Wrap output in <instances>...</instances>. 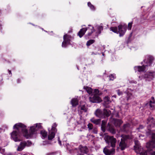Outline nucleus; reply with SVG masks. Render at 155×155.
<instances>
[{"label":"nucleus","mask_w":155,"mask_h":155,"mask_svg":"<svg viewBox=\"0 0 155 155\" xmlns=\"http://www.w3.org/2000/svg\"><path fill=\"white\" fill-rule=\"evenodd\" d=\"M97 54V53H95V54L94 52H92L91 53V55H94V54Z\"/></svg>","instance_id":"8fccbe9b"},{"label":"nucleus","mask_w":155,"mask_h":155,"mask_svg":"<svg viewBox=\"0 0 155 155\" xmlns=\"http://www.w3.org/2000/svg\"><path fill=\"white\" fill-rule=\"evenodd\" d=\"M95 114L96 115L99 117H102V113L100 110L97 109L95 112Z\"/></svg>","instance_id":"412c9836"},{"label":"nucleus","mask_w":155,"mask_h":155,"mask_svg":"<svg viewBox=\"0 0 155 155\" xmlns=\"http://www.w3.org/2000/svg\"><path fill=\"white\" fill-rule=\"evenodd\" d=\"M88 6L92 10H94L95 8L94 6L92 5L90 2H88L87 3Z\"/></svg>","instance_id":"2f4dec72"},{"label":"nucleus","mask_w":155,"mask_h":155,"mask_svg":"<svg viewBox=\"0 0 155 155\" xmlns=\"http://www.w3.org/2000/svg\"><path fill=\"white\" fill-rule=\"evenodd\" d=\"M103 152L106 155H110L114 153V149L113 148L111 149H109L105 147L104 149Z\"/></svg>","instance_id":"4468645a"},{"label":"nucleus","mask_w":155,"mask_h":155,"mask_svg":"<svg viewBox=\"0 0 155 155\" xmlns=\"http://www.w3.org/2000/svg\"><path fill=\"white\" fill-rule=\"evenodd\" d=\"M56 126L57 124L55 123H54L52 126L51 130L49 131V135L48 137V140H51L54 137L55 133L57 131L56 129Z\"/></svg>","instance_id":"20e7f679"},{"label":"nucleus","mask_w":155,"mask_h":155,"mask_svg":"<svg viewBox=\"0 0 155 155\" xmlns=\"http://www.w3.org/2000/svg\"><path fill=\"white\" fill-rule=\"evenodd\" d=\"M96 27L97 28L98 30V32L100 33L101 31L103 29V28L102 25H97L96 26Z\"/></svg>","instance_id":"c756f323"},{"label":"nucleus","mask_w":155,"mask_h":155,"mask_svg":"<svg viewBox=\"0 0 155 155\" xmlns=\"http://www.w3.org/2000/svg\"><path fill=\"white\" fill-rule=\"evenodd\" d=\"M104 139L107 143L109 144L110 143L111 146L112 147H115L116 140L113 136H110L107 135H105L104 137Z\"/></svg>","instance_id":"f03ea898"},{"label":"nucleus","mask_w":155,"mask_h":155,"mask_svg":"<svg viewBox=\"0 0 155 155\" xmlns=\"http://www.w3.org/2000/svg\"><path fill=\"white\" fill-rule=\"evenodd\" d=\"M119 146L122 150H124L126 147V144L124 140L121 139V141L120 143Z\"/></svg>","instance_id":"6ab92c4d"},{"label":"nucleus","mask_w":155,"mask_h":155,"mask_svg":"<svg viewBox=\"0 0 155 155\" xmlns=\"http://www.w3.org/2000/svg\"><path fill=\"white\" fill-rule=\"evenodd\" d=\"M155 134H153L152 136V139L151 141L147 143V144L146 147L148 149V150H152L153 149L155 148Z\"/></svg>","instance_id":"39448f33"},{"label":"nucleus","mask_w":155,"mask_h":155,"mask_svg":"<svg viewBox=\"0 0 155 155\" xmlns=\"http://www.w3.org/2000/svg\"><path fill=\"white\" fill-rule=\"evenodd\" d=\"M101 128L103 132H105V126L103 124L101 125Z\"/></svg>","instance_id":"a19ab883"},{"label":"nucleus","mask_w":155,"mask_h":155,"mask_svg":"<svg viewBox=\"0 0 155 155\" xmlns=\"http://www.w3.org/2000/svg\"><path fill=\"white\" fill-rule=\"evenodd\" d=\"M26 146L29 147L32 144V143L29 141H28L27 142H25Z\"/></svg>","instance_id":"c9c22d12"},{"label":"nucleus","mask_w":155,"mask_h":155,"mask_svg":"<svg viewBox=\"0 0 155 155\" xmlns=\"http://www.w3.org/2000/svg\"><path fill=\"white\" fill-rule=\"evenodd\" d=\"M59 138H58V142H59V144L60 145H61V141L59 140Z\"/></svg>","instance_id":"49530a36"},{"label":"nucleus","mask_w":155,"mask_h":155,"mask_svg":"<svg viewBox=\"0 0 155 155\" xmlns=\"http://www.w3.org/2000/svg\"><path fill=\"white\" fill-rule=\"evenodd\" d=\"M79 99L75 97L73 98L71 101V104L72 106L75 107L78 104Z\"/></svg>","instance_id":"dca6fc26"},{"label":"nucleus","mask_w":155,"mask_h":155,"mask_svg":"<svg viewBox=\"0 0 155 155\" xmlns=\"http://www.w3.org/2000/svg\"><path fill=\"white\" fill-rule=\"evenodd\" d=\"M128 126V125L127 124H126V125H125L124 126V128H126L127 126Z\"/></svg>","instance_id":"09e8293b"},{"label":"nucleus","mask_w":155,"mask_h":155,"mask_svg":"<svg viewBox=\"0 0 155 155\" xmlns=\"http://www.w3.org/2000/svg\"><path fill=\"white\" fill-rule=\"evenodd\" d=\"M87 28H84L81 29L78 33V35L81 38L87 30Z\"/></svg>","instance_id":"a211bd4d"},{"label":"nucleus","mask_w":155,"mask_h":155,"mask_svg":"<svg viewBox=\"0 0 155 155\" xmlns=\"http://www.w3.org/2000/svg\"><path fill=\"white\" fill-rule=\"evenodd\" d=\"M1 148L0 147V151H1Z\"/></svg>","instance_id":"864d4df0"},{"label":"nucleus","mask_w":155,"mask_h":155,"mask_svg":"<svg viewBox=\"0 0 155 155\" xmlns=\"http://www.w3.org/2000/svg\"><path fill=\"white\" fill-rule=\"evenodd\" d=\"M84 88L89 94H91L92 93L93 90L91 87H84Z\"/></svg>","instance_id":"5701e85b"},{"label":"nucleus","mask_w":155,"mask_h":155,"mask_svg":"<svg viewBox=\"0 0 155 155\" xmlns=\"http://www.w3.org/2000/svg\"><path fill=\"white\" fill-rule=\"evenodd\" d=\"M132 95L130 93H125L124 96H123L120 98V100L122 102H125L127 101L130 99Z\"/></svg>","instance_id":"f8f14e48"},{"label":"nucleus","mask_w":155,"mask_h":155,"mask_svg":"<svg viewBox=\"0 0 155 155\" xmlns=\"http://www.w3.org/2000/svg\"><path fill=\"white\" fill-rule=\"evenodd\" d=\"M110 30L113 32L118 34V28L117 27H111L110 28Z\"/></svg>","instance_id":"cd10ccee"},{"label":"nucleus","mask_w":155,"mask_h":155,"mask_svg":"<svg viewBox=\"0 0 155 155\" xmlns=\"http://www.w3.org/2000/svg\"><path fill=\"white\" fill-rule=\"evenodd\" d=\"M104 114L105 115L108 117L110 115V112L109 110L105 109L104 110Z\"/></svg>","instance_id":"bb28decb"},{"label":"nucleus","mask_w":155,"mask_h":155,"mask_svg":"<svg viewBox=\"0 0 155 155\" xmlns=\"http://www.w3.org/2000/svg\"><path fill=\"white\" fill-rule=\"evenodd\" d=\"M91 122L95 124H98L100 123V119H95L92 118L91 120Z\"/></svg>","instance_id":"b1692460"},{"label":"nucleus","mask_w":155,"mask_h":155,"mask_svg":"<svg viewBox=\"0 0 155 155\" xmlns=\"http://www.w3.org/2000/svg\"><path fill=\"white\" fill-rule=\"evenodd\" d=\"M114 123L116 126H119L122 123V121L120 120L114 119Z\"/></svg>","instance_id":"aec40b11"},{"label":"nucleus","mask_w":155,"mask_h":155,"mask_svg":"<svg viewBox=\"0 0 155 155\" xmlns=\"http://www.w3.org/2000/svg\"><path fill=\"white\" fill-rule=\"evenodd\" d=\"M79 148L81 153H78L77 155H83L84 154H87L88 151V149L86 146H80Z\"/></svg>","instance_id":"9d476101"},{"label":"nucleus","mask_w":155,"mask_h":155,"mask_svg":"<svg viewBox=\"0 0 155 155\" xmlns=\"http://www.w3.org/2000/svg\"><path fill=\"white\" fill-rule=\"evenodd\" d=\"M109 130L112 133L114 134L115 133V131L114 129L111 127H110L109 128Z\"/></svg>","instance_id":"f704fd0d"},{"label":"nucleus","mask_w":155,"mask_h":155,"mask_svg":"<svg viewBox=\"0 0 155 155\" xmlns=\"http://www.w3.org/2000/svg\"><path fill=\"white\" fill-rule=\"evenodd\" d=\"M110 98L108 97H106L104 99V101L106 104H108L110 103Z\"/></svg>","instance_id":"7c9ffc66"},{"label":"nucleus","mask_w":155,"mask_h":155,"mask_svg":"<svg viewBox=\"0 0 155 155\" xmlns=\"http://www.w3.org/2000/svg\"><path fill=\"white\" fill-rule=\"evenodd\" d=\"M117 92L118 95L119 96L122 95L123 94L122 92L120 91L119 90H117Z\"/></svg>","instance_id":"79ce46f5"},{"label":"nucleus","mask_w":155,"mask_h":155,"mask_svg":"<svg viewBox=\"0 0 155 155\" xmlns=\"http://www.w3.org/2000/svg\"><path fill=\"white\" fill-rule=\"evenodd\" d=\"M11 137L13 140L15 142L19 141L21 140L19 138L17 132L15 131H13L11 133Z\"/></svg>","instance_id":"9b49d317"},{"label":"nucleus","mask_w":155,"mask_h":155,"mask_svg":"<svg viewBox=\"0 0 155 155\" xmlns=\"http://www.w3.org/2000/svg\"><path fill=\"white\" fill-rule=\"evenodd\" d=\"M19 79H18V82H19Z\"/></svg>","instance_id":"5fc2aeb1"},{"label":"nucleus","mask_w":155,"mask_h":155,"mask_svg":"<svg viewBox=\"0 0 155 155\" xmlns=\"http://www.w3.org/2000/svg\"><path fill=\"white\" fill-rule=\"evenodd\" d=\"M151 155H155V152H153L152 153H151Z\"/></svg>","instance_id":"de8ad7c7"},{"label":"nucleus","mask_w":155,"mask_h":155,"mask_svg":"<svg viewBox=\"0 0 155 155\" xmlns=\"http://www.w3.org/2000/svg\"><path fill=\"white\" fill-rule=\"evenodd\" d=\"M93 133L94 134H97V128H93V130H92Z\"/></svg>","instance_id":"ea45409f"},{"label":"nucleus","mask_w":155,"mask_h":155,"mask_svg":"<svg viewBox=\"0 0 155 155\" xmlns=\"http://www.w3.org/2000/svg\"><path fill=\"white\" fill-rule=\"evenodd\" d=\"M42 136V138L44 139L47 137V132L44 130H41L40 132Z\"/></svg>","instance_id":"393cba45"},{"label":"nucleus","mask_w":155,"mask_h":155,"mask_svg":"<svg viewBox=\"0 0 155 155\" xmlns=\"http://www.w3.org/2000/svg\"><path fill=\"white\" fill-rule=\"evenodd\" d=\"M88 128L89 129V130H91L93 128V126L92 124H89L88 125Z\"/></svg>","instance_id":"e433bc0d"},{"label":"nucleus","mask_w":155,"mask_h":155,"mask_svg":"<svg viewBox=\"0 0 155 155\" xmlns=\"http://www.w3.org/2000/svg\"><path fill=\"white\" fill-rule=\"evenodd\" d=\"M126 138H128V136H126Z\"/></svg>","instance_id":"603ef678"},{"label":"nucleus","mask_w":155,"mask_h":155,"mask_svg":"<svg viewBox=\"0 0 155 155\" xmlns=\"http://www.w3.org/2000/svg\"><path fill=\"white\" fill-rule=\"evenodd\" d=\"M132 25V22H130L128 23V28L130 30L131 29Z\"/></svg>","instance_id":"4c0bfd02"},{"label":"nucleus","mask_w":155,"mask_h":155,"mask_svg":"<svg viewBox=\"0 0 155 155\" xmlns=\"http://www.w3.org/2000/svg\"><path fill=\"white\" fill-rule=\"evenodd\" d=\"M41 127V123L35 124L34 126L30 127L29 134H28V130L25 128L26 127L25 126L21 123L16 124L14 125L13 128L18 130H21L24 136L28 139L31 137L32 135L35 133L36 130V128H40Z\"/></svg>","instance_id":"f257e3e1"},{"label":"nucleus","mask_w":155,"mask_h":155,"mask_svg":"<svg viewBox=\"0 0 155 155\" xmlns=\"http://www.w3.org/2000/svg\"><path fill=\"white\" fill-rule=\"evenodd\" d=\"M135 146H134V149L137 153H139L140 155H147L146 151H143V149L140 146L138 141H135Z\"/></svg>","instance_id":"7ed1b4c3"},{"label":"nucleus","mask_w":155,"mask_h":155,"mask_svg":"<svg viewBox=\"0 0 155 155\" xmlns=\"http://www.w3.org/2000/svg\"><path fill=\"white\" fill-rule=\"evenodd\" d=\"M89 100L92 103H99L102 101L100 98L97 95H94L93 97H90Z\"/></svg>","instance_id":"1a4fd4ad"},{"label":"nucleus","mask_w":155,"mask_h":155,"mask_svg":"<svg viewBox=\"0 0 155 155\" xmlns=\"http://www.w3.org/2000/svg\"><path fill=\"white\" fill-rule=\"evenodd\" d=\"M116 78L115 75V74H111L109 76V80H113L114 79Z\"/></svg>","instance_id":"72a5a7b5"},{"label":"nucleus","mask_w":155,"mask_h":155,"mask_svg":"<svg viewBox=\"0 0 155 155\" xmlns=\"http://www.w3.org/2000/svg\"><path fill=\"white\" fill-rule=\"evenodd\" d=\"M153 60V58L152 56H146V59L144 61V62L147 64L146 66H150Z\"/></svg>","instance_id":"ddd939ff"},{"label":"nucleus","mask_w":155,"mask_h":155,"mask_svg":"<svg viewBox=\"0 0 155 155\" xmlns=\"http://www.w3.org/2000/svg\"><path fill=\"white\" fill-rule=\"evenodd\" d=\"M126 30V26L120 25L118 26V33L119 36L121 37L125 34Z\"/></svg>","instance_id":"6e6552de"},{"label":"nucleus","mask_w":155,"mask_h":155,"mask_svg":"<svg viewBox=\"0 0 155 155\" xmlns=\"http://www.w3.org/2000/svg\"><path fill=\"white\" fill-rule=\"evenodd\" d=\"M106 122L104 121V120H103L102 121V124H101V125H102L103 124V125H104V126H105V125L106 124Z\"/></svg>","instance_id":"c03bdc74"},{"label":"nucleus","mask_w":155,"mask_h":155,"mask_svg":"<svg viewBox=\"0 0 155 155\" xmlns=\"http://www.w3.org/2000/svg\"><path fill=\"white\" fill-rule=\"evenodd\" d=\"M5 152V149H4L1 148V150L0 151V153H3Z\"/></svg>","instance_id":"37998d69"},{"label":"nucleus","mask_w":155,"mask_h":155,"mask_svg":"<svg viewBox=\"0 0 155 155\" xmlns=\"http://www.w3.org/2000/svg\"><path fill=\"white\" fill-rule=\"evenodd\" d=\"M25 142H23L20 143V144L18 146L17 148V150L21 151L26 146Z\"/></svg>","instance_id":"f3484780"},{"label":"nucleus","mask_w":155,"mask_h":155,"mask_svg":"<svg viewBox=\"0 0 155 155\" xmlns=\"http://www.w3.org/2000/svg\"><path fill=\"white\" fill-rule=\"evenodd\" d=\"M99 94V91L98 89H95L94 91V94L97 95Z\"/></svg>","instance_id":"58836bf2"},{"label":"nucleus","mask_w":155,"mask_h":155,"mask_svg":"<svg viewBox=\"0 0 155 155\" xmlns=\"http://www.w3.org/2000/svg\"><path fill=\"white\" fill-rule=\"evenodd\" d=\"M79 109L83 110L84 112H86L87 108L84 104L81 105L79 107Z\"/></svg>","instance_id":"a878e982"},{"label":"nucleus","mask_w":155,"mask_h":155,"mask_svg":"<svg viewBox=\"0 0 155 155\" xmlns=\"http://www.w3.org/2000/svg\"><path fill=\"white\" fill-rule=\"evenodd\" d=\"M71 38V37L69 35H65L63 37L64 41L62 43V47H65L67 45L70 44Z\"/></svg>","instance_id":"423d86ee"},{"label":"nucleus","mask_w":155,"mask_h":155,"mask_svg":"<svg viewBox=\"0 0 155 155\" xmlns=\"http://www.w3.org/2000/svg\"><path fill=\"white\" fill-rule=\"evenodd\" d=\"M155 73L154 72H148L145 74L144 77L146 81H151L154 77Z\"/></svg>","instance_id":"0eeeda50"},{"label":"nucleus","mask_w":155,"mask_h":155,"mask_svg":"<svg viewBox=\"0 0 155 155\" xmlns=\"http://www.w3.org/2000/svg\"><path fill=\"white\" fill-rule=\"evenodd\" d=\"M143 128V127L142 126H140L139 128H138L137 129L138 130H139L140 129H142Z\"/></svg>","instance_id":"a18cd8bd"},{"label":"nucleus","mask_w":155,"mask_h":155,"mask_svg":"<svg viewBox=\"0 0 155 155\" xmlns=\"http://www.w3.org/2000/svg\"><path fill=\"white\" fill-rule=\"evenodd\" d=\"M94 42V40H90L88 41L87 43V46H89L93 44Z\"/></svg>","instance_id":"473e14b6"},{"label":"nucleus","mask_w":155,"mask_h":155,"mask_svg":"<svg viewBox=\"0 0 155 155\" xmlns=\"http://www.w3.org/2000/svg\"><path fill=\"white\" fill-rule=\"evenodd\" d=\"M89 27H88V29L89 31H90L89 32L88 34L89 36L94 31V28L93 26H91L90 25H89Z\"/></svg>","instance_id":"4be33fe9"},{"label":"nucleus","mask_w":155,"mask_h":155,"mask_svg":"<svg viewBox=\"0 0 155 155\" xmlns=\"http://www.w3.org/2000/svg\"><path fill=\"white\" fill-rule=\"evenodd\" d=\"M134 68L136 71H137L140 72L146 70L145 66L144 65L142 66L135 67Z\"/></svg>","instance_id":"2eb2a0df"},{"label":"nucleus","mask_w":155,"mask_h":155,"mask_svg":"<svg viewBox=\"0 0 155 155\" xmlns=\"http://www.w3.org/2000/svg\"><path fill=\"white\" fill-rule=\"evenodd\" d=\"M9 72H10V73H11V71H9Z\"/></svg>","instance_id":"6e6d98bb"},{"label":"nucleus","mask_w":155,"mask_h":155,"mask_svg":"<svg viewBox=\"0 0 155 155\" xmlns=\"http://www.w3.org/2000/svg\"><path fill=\"white\" fill-rule=\"evenodd\" d=\"M152 99L153 100V101H150V106L152 107H153L154 105H153V104H154L155 103V101L154 100V97H151Z\"/></svg>","instance_id":"c85d7f7f"},{"label":"nucleus","mask_w":155,"mask_h":155,"mask_svg":"<svg viewBox=\"0 0 155 155\" xmlns=\"http://www.w3.org/2000/svg\"><path fill=\"white\" fill-rule=\"evenodd\" d=\"M8 155H12L11 153H9L8 154Z\"/></svg>","instance_id":"3c124183"}]
</instances>
